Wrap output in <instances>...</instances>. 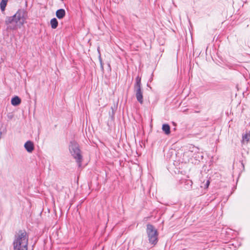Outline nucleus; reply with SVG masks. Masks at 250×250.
Segmentation results:
<instances>
[{
    "label": "nucleus",
    "instance_id": "f257e3e1",
    "mask_svg": "<svg viewBox=\"0 0 250 250\" xmlns=\"http://www.w3.org/2000/svg\"><path fill=\"white\" fill-rule=\"evenodd\" d=\"M28 234L25 230H19L15 235L14 250H28Z\"/></svg>",
    "mask_w": 250,
    "mask_h": 250
},
{
    "label": "nucleus",
    "instance_id": "f03ea898",
    "mask_svg": "<svg viewBox=\"0 0 250 250\" xmlns=\"http://www.w3.org/2000/svg\"><path fill=\"white\" fill-rule=\"evenodd\" d=\"M25 19L23 13L21 11H18L13 16L8 17L6 20L7 30H16L18 27H20L24 23Z\"/></svg>",
    "mask_w": 250,
    "mask_h": 250
},
{
    "label": "nucleus",
    "instance_id": "7ed1b4c3",
    "mask_svg": "<svg viewBox=\"0 0 250 250\" xmlns=\"http://www.w3.org/2000/svg\"><path fill=\"white\" fill-rule=\"evenodd\" d=\"M69 150L71 155L76 160L79 166L81 167L83 156L79 144L75 141H71L69 146Z\"/></svg>",
    "mask_w": 250,
    "mask_h": 250
},
{
    "label": "nucleus",
    "instance_id": "20e7f679",
    "mask_svg": "<svg viewBox=\"0 0 250 250\" xmlns=\"http://www.w3.org/2000/svg\"><path fill=\"white\" fill-rule=\"evenodd\" d=\"M146 233L149 243L153 246L156 245L158 241V233L152 225H147Z\"/></svg>",
    "mask_w": 250,
    "mask_h": 250
},
{
    "label": "nucleus",
    "instance_id": "39448f33",
    "mask_svg": "<svg viewBox=\"0 0 250 250\" xmlns=\"http://www.w3.org/2000/svg\"><path fill=\"white\" fill-rule=\"evenodd\" d=\"M135 96L137 101L140 104L143 103V92L142 86L134 87Z\"/></svg>",
    "mask_w": 250,
    "mask_h": 250
},
{
    "label": "nucleus",
    "instance_id": "423d86ee",
    "mask_svg": "<svg viewBox=\"0 0 250 250\" xmlns=\"http://www.w3.org/2000/svg\"><path fill=\"white\" fill-rule=\"evenodd\" d=\"M180 183L184 184V188L187 190H189L192 188V182L190 180H181Z\"/></svg>",
    "mask_w": 250,
    "mask_h": 250
},
{
    "label": "nucleus",
    "instance_id": "0eeeda50",
    "mask_svg": "<svg viewBox=\"0 0 250 250\" xmlns=\"http://www.w3.org/2000/svg\"><path fill=\"white\" fill-rule=\"evenodd\" d=\"M24 146L27 151L29 153L32 152L34 148V144L31 141H27Z\"/></svg>",
    "mask_w": 250,
    "mask_h": 250
},
{
    "label": "nucleus",
    "instance_id": "6e6552de",
    "mask_svg": "<svg viewBox=\"0 0 250 250\" xmlns=\"http://www.w3.org/2000/svg\"><path fill=\"white\" fill-rule=\"evenodd\" d=\"M57 17L59 19H62L65 15V11L63 9H60L56 12Z\"/></svg>",
    "mask_w": 250,
    "mask_h": 250
},
{
    "label": "nucleus",
    "instance_id": "1a4fd4ad",
    "mask_svg": "<svg viewBox=\"0 0 250 250\" xmlns=\"http://www.w3.org/2000/svg\"><path fill=\"white\" fill-rule=\"evenodd\" d=\"M11 102L13 105L17 106L21 104V100L18 96H15L12 98Z\"/></svg>",
    "mask_w": 250,
    "mask_h": 250
},
{
    "label": "nucleus",
    "instance_id": "9d476101",
    "mask_svg": "<svg viewBox=\"0 0 250 250\" xmlns=\"http://www.w3.org/2000/svg\"><path fill=\"white\" fill-rule=\"evenodd\" d=\"M162 130L166 135L170 133V126L168 124H164L162 126Z\"/></svg>",
    "mask_w": 250,
    "mask_h": 250
},
{
    "label": "nucleus",
    "instance_id": "9b49d317",
    "mask_svg": "<svg viewBox=\"0 0 250 250\" xmlns=\"http://www.w3.org/2000/svg\"><path fill=\"white\" fill-rule=\"evenodd\" d=\"M50 24L52 29H56L58 25V22L56 18H53L50 21Z\"/></svg>",
    "mask_w": 250,
    "mask_h": 250
},
{
    "label": "nucleus",
    "instance_id": "f8f14e48",
    "mask_svg": "<svg viewBox=\"0 0 250 250\" xmlns=\"http://www.w3.org/2000/svg\"><path fill=\"white\" fill-rule=\"evenodd\" d=\"M8 0H1L0 3V8L1 11H4L5 10V7L7 5Z\"/></svg>",
    "mask_w": 250,
    "mask_h": 250
},
{
    "label": "nucleus",
    "instance_id": "ddd939ff",
    "mask_svg": "<svg viewBox=\"0 0 250 250\" xmlns=\"http://www.w3.org/2000/svg\"><path fill=\"white\" fill-rule=\"evenodd\" d=\"M142 86L141 84V78L138 76L135 79V83L134 87Z\"/></svg>",
    "mask_w": 250,
    "mask_h": 250
},
{
    "label": "nucleus",
    "instance_id": "4468645a",
    "mask_svg": "<svg viewBox=\"0 0 250 250\" xmlns=\"http://www.w3.org/2000/svg\"><path fill=\"white\" fill-rule=\"evenodd\" d=\"M250 135L248 133H246L245 134L243 135L242 136V142H244L245 141H246L247 142H248L249 141Z\"/></svg>",
    "mask_w": 250,
    "mask_h": 250
},
{
    "label": "nucleus",
    "instance_id": "2eb2a0df",
    "mask_svg": "<svg viewBox=\"0 0 250 250\" xmlns=\"http://www.w3.org/2000/svg\"><path fill=\"white\" fill-rule=\"evenodd\" d=\"M209 183H210V182L209 180H208L206 183V184L205 185V188H207L209 185Z\"/></svg>",
    "mask_w": 250,
    "mask_h": 250
},
{
    "label": "nucleus",
    "instance_id": "dca6fc26",
    "mask_svg": "<svg viewBox=\"0 0 250 250\" xmlns=\"http://www.w3.org/2000/svg\"><path fill=\"white\" fill-rule=\"evenodd\" d=\"M100 63H101V69L103 71H104V66H103V64L102 63V61L101 60L100 61Z\"/></svg>",
    "mask_w": 250,
    "mask_h": 250
}]
</instances>
